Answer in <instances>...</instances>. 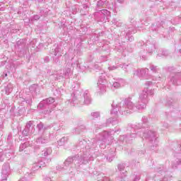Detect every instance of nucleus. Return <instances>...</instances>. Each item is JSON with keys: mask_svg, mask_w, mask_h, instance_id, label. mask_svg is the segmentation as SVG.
I'll use <instances>...</instances> for the list:
<instances>
[{"mask_svg": "<svg viewBox=\"0 0 181 181\" xmlns=\"http://www.w3.org/2000/svg\"><path fill=\"white\" fill-rule=\"evenodd\" d=\"M47 103H48V104H53V103H54V99L52 98H49L47 99Z\"/></svg>", "mask_w": 181, "mask_h": 181, "instance_id": "1", "label": "nucleus"}]
</instances>
